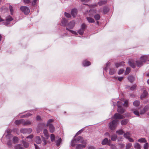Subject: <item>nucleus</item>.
<instances>
[{"mask_svg":"<svg viewBox=\"0 0 149 149\" xmlns=\"http://www.w3.org/2000/svg\"><path fill=\"white\" fill-rule=\"evenodd\" d=\"M149 60L148 56L147 55H142L140 57L139 60L135 61V64L133 63L132 61L130 60L128 61V63L131 67L134 68L136 65L138 67H140L143 65V63L145 62L146 61Z\"/></svg>","mask_w":149,"mask_h":149,"instance_id":"obj_1","label":"nucleus"},{"mask_svg":"<svg viewBox=\"0 0 149 149\" xmlns=\"http://www.w3.org/2000/svg\"><path fill=\"white\" fill-rule=\"evenodd\" d=\"M118 121L117 120H114L112 121L111 122L109 123V126L110 129L112 130H113L116 127L118 122Z\"/></svg>","mask_w":149,"mask_h":149,"instance_id":"obj_2","label":"nucleus"},{"mask_svg":"<svg viewBox=\"0 0 149 149\" xmlns=\"http://www.w3.org/2000/svg\"><path fill=\"white\" fill-rule=\"evenodd\" d=\"M96 13V11L95 10H91L89 11V15L91 17H93L94 16V17L96 20H99L100 18V16L99 14H97L94 15Z\"/></svg>","mask_w":149,"mask_h":149,"instance_id":"obj_3","label":"nucleus"},{"mask_svg":"<svg viewBox=\"0 0 149 149\" xmlns=\"http://www.w3.org/2000/svg\"><path fill=\"white\" fill-rule=\"evenodd\" d=\"M123 103L121 101H118L117 102V106L118 107L117 111L118 112L122 113L124 112V110L122 107L121 105Z\"/></svg>","mask_w":149,"mask_h":149,"instance_id":"obj_4","label":"nucleus"},{"mask_svg":"<svg viewBox=\"0 0 149 149\" xmlns=\"http://www.w3.org/2000/svg\"><path fill=\"white\" fill-rule=\"evenodd\" d=\"M20 9L25 15L28 14L30 12V10L28 7L26 6H21Z\"/></svg>","mask_w":149,"mask_h":149,"instance_id":"obj_5","label":"nucleus"},{"mask_svg":"<svg viewBox=\"0 0 149 149\" xmlns=\"http://www.w3.org/2000/svg\"><path fill=\"white\" fill-rule=\"evenodd\" d=\"M20 131L21 133L24 134H30L32 132V130L31 128L22 129L20 130Z\"/></svg>","mask_w":149,"mask_h":149,"instance_id":"obj_6","label":"nucleus"},{"mask_svg":"<svg viewBox=\"0 0 149 149\" xmlns=\"http://www.w3.org/2000/svg\"><path fill=\"white\" fill-rule=\"evenodd\" d=\"M74 140H75V141L77 142V143L78 142V143H82L83 144H86V141H84L82 137L81 136H78Z\"/></svg>","mask_w":149,"mask_h":149,"instance_id":"obj_7","label":"nucleus"},{"mask_svg":"<svg viewBox=\"0 0 149 149\" xmlns=\"http://www.w3.org/2000/svg\"><path fill=\"white\" fill-rule=\"evenodd\" d=\"M86 27V25L85 24H83L81 26V28L78 31V33L80 35L83 34L85 29Z\"/></svg>","mask_w":149,"mask_h":149,"instance_id":"obj_8","label":"nucleus"},{"mask_svg":"<svg viewBox=\"0 0 149 149\" xmlns=\"http://www.w3.org/2000/svg\"><path fill=\"white\" fill-rule=\"evenodd\" d=\"M124 118V117L123 116L118 113H116L114 115V116L111 119H112L114 118L118 119H121Z\"/></svg>","mask_w":149,"mask_h":149,"instance_id":"obj_9","label":"nucleus"},{"mask_svg":"<svg viewBox=\"0 0 149 149\" xmlns=\"http://www.w3.org/2000/svg\"><path fill=\"white\" fill-rule=\"evenodd\" d=\"M75 25V22L73 20L70 22L68 25V27L70 29H72L74 27Z\"/></svg>","mask_w":149,"mask_h":149,"instance_id":"obj_10","label":"nucleus"},{"mask_svg":"<svg viewBox=\"0 0 149 149\" xmlns=\"http://www.w3.org/2000/svg\"><path fill=\"white\" fill-rule=\"evenodd\" d=\"M47 126L49 127L50 132L51 133L55 131V127L52 124H49Z\"/></svg>","mask_w":149,"mask_h":149,"instance_id":"obj_11","label":"nucleus"},{"mask_svg":"<svg viewBox=\"0 0 149 149\" xmlns=\"http://www.w3.org/2000/svg\"><path fill=\"white\" fill-rule=\"evenodd\" d=\"M109 141L108 139L107 138H105L104 139L102 142V145H106L108 144L109 145V143H110L109 141Z\"/></svg>","mask_w":149,"mask_h":149,"instance_id":"obj_12","label":"nucleus"},{"mask_svg":"<svg viewBox=\"0 0 149 149\" xmlns=\"http://www.w3.org/2000/svg\"><path fill=\"white\" fill-rule=\"evenodd\" d=\"M13 19V18L10 16H8L6 18V23H5V22H4V24L6 25H8V23L9 22L12 21Z\"/></svg>","mask_w":149,"mask_h":149,"instance_id":"obj_13","label":"nucleus"},{"mask_svg":"<svg viewBox=\"0 0 149 149\" xmlns=\"http://www.w3.org/2000/svg\"><path fill=\"white\" fill-rule=\"evenodd\" d=\"M31 123V122L29 120H22V124L23 125H29Z\"/></svg>","mask_w":149,"mask_h":149,"instance_id":"obj_14","label":"nucleus"},{"mask_svg":"<svg viewBox=\"0 0 149 149\" xmlns=\"http://www.w3.org/2000/svg\"><path fill=\"white\" fill-rule=\"evenodd\" d=\"M148 94L147 92L145 90L144 91L141 96V99H142L143 98H145L147 96Z\"/></svg>","mask_w":149,"mask_h":149,"instance_id":"obj_15","label":"nucleus"},{"mask_svg":"<svg viewBox=\"0 0 149 149\" xmlns=\"http://www.w3.org/2000/svg\"><path fill=\"white\" fill-rule=\"evenodd\" d=\"M35 141L37 144H40L41 142V140L39 136H37L35 137Z\"/></svg>","mask_w":149,"mask_h":149,"instance_id":"obj_16","label":"nucleus"},{"mask_svg":"<svg viewBox=\"0 0 149 149\" xmlns=\"http://www.w3.org/2000/svg\"><path fill=\"white\" fill-rule=\"evenodd\" d=\"M77 14V11L76 9H74L71 11V14L73 17H75Z\"/></svg>","mask_w":149,"mask_h":149,"instance_id":"obj_17","label":"nucleus"},{"mask_svg":"<svg viewBox=\"0 0 149 149\" xmlns=\"http://www.w3.org/2000/svg\"><path fill=\"white\" fill-rule=\"evenodd\" d=\"M78 144L77 145L76 147V149H81L84 148L86 147V144Z\"/></svg>","mask_w":149,"mask_h":149,"instance_id":"obj_18","label":"nucleus"},{"mask_svg":"<svg viewBox=\"0 0 149 149\" xmlns=\"http://www.w3.org/2000/svg\"><path fill=\"white\" fill-rule=\"evenodd\" d=\"M82 64L84 66H87L90 65L91 63L89 61H84L83 62Z\"/></svg>","mask_w":149,"mask_h":149,"instance_id":"obj_19","label":"nucleus"},{"mask_svg":"<svg viewBox=\"0 0 149 149\" xmlns=\"http://www.w3.org/2000/svg\"><path fill=\"white\" fill-rule=\"evenodd\" d=\"M128 79L130 82H132L135 80V78L132 75H130L128 77Z\"/></svg>","mask_w":149,"mask_h":149,"instance_id":"obj_20","label":"nucleus"},{"mask_svg":"<svg viewBox=\"0 0 149 149\" xmlns=\"http://www.w3.org/2000/svg\"><path fill=\"white\" fill-rule=\"evenodd\" d=\"M43 133L47 139H48L49 137V135L48 134L47 130L46 129H44L43 131Z\"/></svg>","mask_w":149,"mask_h":149,"instance_id":"obj_21","label":"nucleus"},{"mask_svg":"<svg viewBox=\"0 0 149 149\" xmlns=\"http://www.w3.org/2000/svg\"><path fill=\"white\" fill-rule=\"evenodd\" d=\"M67 22L66 19L63 18L62 20L61 25L62 26H65Z\"/></svg>","mask_w":149,"mask_h":149,"instance_id":"obj_22","label":"nucleus"},{"mask_svg":"<svg viewBox=\"0 0 149 149\" xmlns=\"http://www.w3.org/2000/svg\"><path fill=\"white\" fill-rule=\"evenodd\" d=\"M55 141L56 143V145L57 146H58L61 142V138H58L57 140H55Z\"/></svg>","mask_w":149,"mask_h":149,"instance_id":"obj_23","label":"nucleus"},{"mask_svg":"<svg viewBox=\"0 0 149 149\" xmlns=\"http://www.w3.org/2000/svg\"><path fill=\"white\" fill-rule=\"evenodd\" d=\"M131 136V134L129 132H127L124 134V137L127 139L130 137Z\"/></svg>","mask_w":149,"mask_h":149,"instance_id":"obj_24","label":"nucleus"},{"mask_svg":"<svg viewBox=\"0 0 149 149\" xmlns=\"http://www.w3.org/2000/svg\"><path fill=\"white\" fill-rule=\"evenodd\" d=\"M14 148L15 149H24L22 146L19 144L16 145L14 146Z\"/></svg>","mask_w":149,"mask_h":149,"instance_id":"obj_25","label":"nucleus"},{"mask_svg":"<svg viewBox=\"0 0 149 149\" xmlns=\"http://www.w3.org/2000/svg\"><path fill=\"white\" fill-rule=\"evenodd\" d=\"M134 147L136 149H141V146L138 143H136L134 145Z\"/></svg>","mask_w":149,"mask_h":149,"instance_id":"obj_26","label":"nucleus"},{"mask_svg":"<svg viewBox=\"0 0 149 149\" xmlns=\"http://www.w3.org/2000/svg\"><path fill=\"white\" fill-rule=\"evenodd\" d=\"M86 19L88 21L89 23H93L95 22L93 19L90 17H87Z\"/></svg>","mask_w":149,"mask_h":149,"instance_id":"obj_27","label":"nucleus"},{"mask_svg":"<svg viewBox=\"0 0 149 149\" xmlns=\"http://www.w3.org/2000/svg\"><path fill=\"white\" fill-rule=\"evenodd\" d=\"M147 108L145 107L143 109L140 111V113L141 114H143L147 110Z\"/></svg>","mask_w":149,"mask_h":149,"instance_id":"obj_28","label":"nucleus"},{"mask_svg":"<svg viewBox=\"0 0 149 149\" xmlns=\"http://www.w3.org/2000/svg\"><path fill=\"white\" fill-rule=\"evenodd\" d=\"M140 102L138 100H135L133 102V105L135 107H137L139 105Z\"/></svg>","mask_w":149,"mask_h":149,"instance_id":"obj_29","label":"nucleus"},{"mask_svg":"<svg viewBox=\"0 0 149 149\" xmlns=\"http://www.w3.org/2000/svg\"><path fill=\"white\" fill-rule=\"evenodd\" d=\"M116 71V70L115 69L113 68L110 69L109 72V74L111 75H113Z\"/></svg>","mask_w":149,"mask_h":149,"instance_id":"obj_30","label":"nucleus"},{"mask_svg":"<svg viewBox=\"0 0 149 149\" xmlns=\"http://www.w3.org/2000/svg\"><path fill=\"white\" fill-rule=\"evenodd\" d=\"M107 1H101L98 3V4L100 6H101L107 3Z\"/></svg>","mask_w":149,"mask_h":149,"instance_id":"obj_31","label":"nucleus"},{"mask_svg":"<svg viewBox=\"0 0 149 149\" xmlns=\"http://www.w3.org/2000/svg\"><path fill=\"white\" fill-rule=\"evenodd\" d=\"M117 138V136L115 134L111 135V140L113 141H115Z\"/></svg>","mask_w":149,"mask_h":149,"instance_id":"obj_32","label":"nucleus"},{"mask_svg":"<svg viewBox=\"0 0 149 149\" xmlns=\"http://www.w3.org/2000/svg\"><path fill=\"white\" fill-rule=\"evenodd\" d=\"M128 122V120H123L121 121V124L122 125H125L127 124Z\"/></svg>","mask_w":149,"mask_h":149,"instance_id":"obj_33","label":"nucleus"},{"mask_svg":"<svg viewBox=\"0 0 149 149\" xmlns=\"http://www.w3.org/2000/svg\"><path fill=\"white\" fill-rule=\"evenodd\" d=\"M22 143L25 148H27L29 146V143L26 142V141H22Z\"/></svg>","mask_w":149,"mask_h":149,"instance_id":"obj_34","label":"nucleus"},{"mask_svg":"<svg viewBox=\"0 0 149 149\" xmlns=\"http://www.w3.org/2000/svg\"><path fill=\"white\" fill-rule=\"evenodd\" d=\"M138 142L141 143H145L146 142V141L145 138H141L138 140Z\"/></svg>","mask_w":149,"mask_h":149,"instance_id":"obj_35","label":"nucleus"},{"mask_svg":"<svg viewBox=\"0 0 149 149\" xmlns=\"http://www.w3.org/2000/svg\"><path fill=\"white\" fill-rule=\"evenodd\" d=\"M122 101L124 102L123 105L125 107H127L128 106V101L127 100H124V99L122 100Z\"/></svg>","mask_w":149,"mask_h":149,"instance_id":"obj_36","label":"nucleus"},{"mask_svg":"<svg viewBox=\"0 0 149 149\" xmlns=\"http://www.w3.org/2000/svg\"><path fill=\"white\" fill-rule=\"evenodd\" d=\"M18 141V138L17 137H14L13 139V142L14 143H16Z\"/></svg>","mask_w":149,"mask_h":149,"instance_id":"obj_37","label":"nucleus"},{"mask_svg":"<svg viewBox=\"0 0 149 149\" xmlns=\"http://www.w3.org/2000/svg\"><path fill=\"white\" fill-rule=\"evenodd\" d=\"M116 132L117 134L119 135H122L124 133L123 131L121 130L117 131Z\"/></svg>","mask_w":149,"mask_h":149,"instance_id":"obj_38","label":"nucleus"},{"mask_svg":"<svg viewBox=\"0 0 149 149\" xmlns=\"http://www.w3.org/2000/svg\"><path fill=\"white\" fill-rule=\"evenodd\" d=\"M77 143V142L75 141L74 139L72 140L71 141V145L72 146H74Z\"/></svg>","mask_w":149,"mask_h":149,"instance_id":"obj_39","label":"nucleus"},{"mask_svg":"<svg viewBox=\"0 0 149 149\" xmlns=\"http://www.w3.org/2000/svg\"><path fill=\"white\" fill-rule=\"evenodd\" d=\"M130 68H127L125 72V75H126L128 74L130 72Z\"/></svg>","mask_w":149,"mask_h":149,"instance_id":"obj_40","label":"nucleus"},{"mask_svg":"<svg viewBox=\"0 0 149 149\" xmlns=\"http://www.w3.org/2000/svg\"><path fill=\"white\" fill-rule=\"evenodd\" d=\"M51 140L52 141H55V137L54 135L53 134H52L50 136Z\"/></svg>","mask_w":149,"mask_h":149,"instance_id":"obj_41","label":"nucleus"},{"mask_svg":"<svg viewBox=\"0 0 149 149\" xmlns=\"http://www.w3.org/2000/svg\"><path fill=\"white\" fill-rule=\"evenodd\" d=\"M22 120L21 119L20 120H17L15 121V123L16 125H19L21 123L22 124Z\"/></svg>","mask_w":149,"mask_h":149,"instance_id":"obj_42","label":"nucleus"},{"mask_svg":"<svg viewBox=\"0 0 149 149\" xmlns=\"http://www.w3.org/2000/svg\"><path fill=\"white\" fill-rule=\"evenodd\" d=\"M109 145L111 146V148L112 149H116V147L115 144H111L109 143Z\"/></svg>","mask_w":149,"mask_h":149,"instance_id":"obj_43","label":"nucleus"},{"mask_svg":"<svg viewBox=\"0 0 149 149\" xmlns=\"http://www.w3.org/2000/svg\"><path fill=\"white\" fill-rule=\"evenodd\" d=\"M132 146V144L131 143H129L127 144L126 146V149H128L130 148Z\"/></svg>","mask_w":149,"mask_h":149,"instance_id":"obj_44","label":"nucleus"},{"mask_svg":"<svg viewBox=\"0 0 149 149\" xmlns=\"http://www.w3.org/2000/svg\"><path fill=\"white\" fill-rule=\"evenodd\" d=\"M124 63V62H121V63H116L115 65H116V67L117 68H118V67H119L121 66V65H123V64Z\"/></svg>","mask_w":149,"mask_h":149,"instance_id":"obj_45","label":"nucleus"},{"mask_svg":"<svg viewBox=\"0 0 149 149\" xmlns=\"http://www.w3.org/2000/svg\"><path fill=\"white\" fill-rule=\"evenodd\" d=\"M9 8L11 14V15H13V7L11 6H9Z\"/></svg>","mask_w":149,"mask_h":149,"instance_id":"obj_46","label":"nucleus"},{"mask_svg":"<svg viewBox=\"0 0 149 149\" xmlns=\"http://www.w3.org/2000/svg\"><path fill=\"white\" fill-rule=\"evenodd\" d=\"M54 121L53 119H49L47 121V125H49V124H51L50 123Z\"/></svg>","mask_w":149,"mask_h":149,"instance_id":"obj_47","label":"nucleus"},{"mask_svg":"<svg viewBox=\"0 0 149 149\" xmlns=\"http://www.w3.org/2000/svg\"><path fill=\"white\" fill-rule=\"evenodd\" d=\"M148 144L147 143H145L144 146V149H148Z\"/></svg>","mask_w":149,"mask_h":149,"instance_id":"obj_48","label":"nucleus"},{"mask_svg":"<svg viewBox=\"0 0 149 149\" xmlns=\"http://www.w3.org/2000/svg\"><path fill=\"white\" fill-rule=\"evenodd\" d=\"M109 10L108 8H104L103 9V12L104 14H106L108 11Z\"/></svg>","mask_w":149,"mask_h":149,"instance_id":"obj_49","label":"nucleus"},{"mask_svg":"<svg viewBox=\"0 0 149 149\" xmlns=\"http://www.w3.org/2000/svg\"><path fill=\"white\" fill-rule=\"evenodd\" d=\"M69 31L73 34H75V35H77V32L75 31L72 30H69Z\"/></svg>","mask_w":149,"mask_h":149,"instance_id":"obj_50","label":"nucleus"},{"mask_svg":"<svg viewBox=\"0 0 149 149\" xmlns=\"http://www.w3.org/2000/svg\"><path fill=\"white\" fill-rule=\"evenodd\" d=\"M42 140L43 141V145H45L47 144L46 140H45V139L44 137L43 138Z\"/></svg>","mask_w":149,"mask_h":149,"instance_id":"obj_51","label":"nucleus"},{"mask_svg":"<svg viewBox=\"0 0 149 149\" xmlns=\"http://www.w3.org/2000/svg\"><path fill=\"white\" fill-rule=\"evenodd\" d=\"M133 113L136 116H139V111L137 110H135L133 112Z\"/></svg>","mask_w":149,"mask_h":149,"instance_id":"obj_52","label":"nucleus"},{"mask_svg":"<svg viewBox=\"0 0 149 149\" xmlns=\"http://www.w3.org/2000/svg\"><path fill=\"white\" fill-rule=\"evenodd\" d=\"M31 115V113H27L25 115H24L22 117H27L30 116Z\"/></svg>","mask_w":149,"mask_h":149,"instance_id":"obj_53","label":"nucleus"},{"mask_svg":"<svg viewBox=\"0 0 149 149\" xmlns=\"http://www.w3.org/2000/svg\"><path fill=\"white\" fill-rule=\"evenodd\" d=\"M136 87V85H133L130 88V90L132 91H133L134 90Z\"/></svg>","mask_w":149,"mask_h":149,"instance_id":"obj_54","label":"nucleus"},{"mask_svg":"<svg viewBox=\"0 0 149 149\" xmlns=\"http://www.w3.org/2000/svg\"><path fill=\"white\" fill-rule=\"evenodd\" d=\"M65 16H66V17H70V15L68 13L65 12Z\"/></svg>","mask_w":149,"mask_h":149,"instance_id":"obj_55","label":"nucleus"},{"mask_svg":"<svg viewBox=\"0 0 149 149\" xmlns=\"http://www.w3.org/2000/svg\"><path fill=\"white\" fill-rule=\"evenodd\" d=\"M124 72V70L123 69H120L118 72V74L119 75L121 74Z\"/></svg>","mask_w":149,"mask_h":149,"instance_id":"obj_56","label":"nucleus"},{"mask_svg":"<svg viewBox=\"0 0 149 149\" xmlns=\"http://www.w3.org/2000/svg\"><path fill=\"white\" fill-rule=\"evenodd\" d=\"M7 145L9 147H11L12 146L11 142L10 141H8L7 143Z\"/></svg>","mask_w":149,"mask_h":149,"instance_id":"obj_57","label":"nucleus"},{"mask_svg":"<svg viewBox=\"0 0 149 149\" xmlns=\"http://www.w3.org/2000/svg\"><path fill=\"white\" fill-rule=\"evenodd\" d=\"M23 2L25 4H28L30 2L29 0H23Z\"/></svg>","mask_w":149,"mask_h":149,"instance_id":"obj_58","label":"nucleus"},{"mask_svg":"<svg viewBox=\"0 0 149 149\" xmlns=\"http://www.w3.org/2000/svg\"><path fill=\"white\" fill-rule=\"evenodd\" d=\"M120 147V148H123L125 146V144L123 143H119L118 144Z\"/></svg>","mask_w":149,"mask_h":149,"instance_id":"obj_59","label":"nucleus"},{"mask_svg":"<svg viewBox=\"0 0 149 149\" xmlns=\"http://www.w3.org/2000/svg\"><path fill=\"white\" fill-rule=\"evenodd\" d=\"M118 141H123V138L121 136H120L118 137Z\"/></svg>","mask_w":149,"mask_h":149,"instance_id":"obj_60","label":"nucleus"},{"mask_svg":"<svg viewBox=\"0 0 149 149\" xmlns=\"http://www.w3.org/2000/svg\"><path fill=\"white\" fill-rule=\"evenodd\" d=\"M33 134H31V135H29V136H27L26 137V138L27 139L29 138V139H31L32 138H33Z\"/></svg>","mask_w":149,"mask_h":149,"instance_id":"obj_61","label":"nucleus"},{"mask_svg":"<svg viewBox=\"0 0 149 149\" xmlns=\"http://www.w3.org/2000/svg\"><path fill=\"white\" fill-rule=\"evenodd\" d=\"M127 139L130 142H133L134 141V140L133 139L130 137H129Z\"/></svg>","mask_w":149,"mask_h":149,"instance_id":"obj_62","label":"nucleus"},{"mask_svg":"<svg viewBox=\"0 0 149 149\" xmlns=\"http://www.w3.org/2000/svg\"><path fill=\"white\" fill-rule=\"evenodd\" d=\"M83 130H80L76 134V135L77 136L80 134L82 132Z\"/></svg>","mask_w":149,"mask_h":149,"instance_id":"obj_63","label":"nucleus"},{"mask_svg":"<svg viewBox=\"0 0 149 149\" xmlns=\"http://www.w3.org/2000/svg\"><path fill=\"white\" fill-rule=\"evenodd\" d=\"M123 77H120L118 78V80L119 81H121L123 79Z\"/></svg>","mask_w":149,"mask_h":149,"instance_id":"obj_64","label":"nucleus"}]
</instances>
